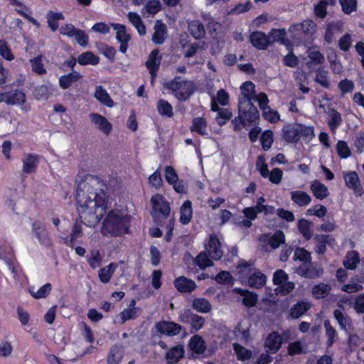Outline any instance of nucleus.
Returning a JSON list of instances; mask_svg holds the SVG:
<instances>
[{
  "mask_svg": "<svg viewBox=\"0 0 364 364\" xmlns=\"http://www.w3.org/2000/svg\"><path fill=\"white\" fill-rule=\"evenodd\" d=\"M353 309L357 314H364V294H360L353 299Z\"/></svg>",
  "mask_w": 364,
  "mask_h": 364,
  "instance_id": "64",
  "label": "nucleus"
},
{
  "mask_svg": "<svg viewBox=\"0 0 364 364\" xmlns=\"http://www.w3.org/2000/svg\"><path fill=\"white\" fill-rule=\"evenodd\" d=\"M50 291H51V284L49 283H47V284L43 285L36 291H34L33 288L30 289V290H29L30 293L35 299L45 298L46 296H48L49 294Z\"/></svg>",
  "mask_w": 364,
  "mask_h": 364,
  "instance_id": "54",
  "label": "nucleus"
},
{
  "mask_svg": "<svg viewBox=\"0 0 364 364\" xmlns=\"http://www.w3.org/2000/svg\"><path fill=\"white\" fill-rule=\"evenodd\" d=\"M315 251L318 254H323L326 251V245H333L335 240L328 235H317L315 236Z\"/></svg>",
  "mask_w": 364,
  "mask_h": 364,
  "instance_id": "21",
  "label": "nucleus"
},
{
  "mask_svg": "<svg viewBox=\"0 0 364 364\" xmlns=\"http://www.w3.org/2000/svg\"><path fill=\"white\" fill-rule=\"evenodd\" d=\"M31 232L38 242L44 246L48 247L51 245V239L47 229L43 223L40 221H35L31 226Z\"/></svg>",
  "mask_w": 364,
  "mask_h": 364,
  "instance_id": "8",
  "label": "nucleus"
},
{
  "mask_svg": "<svg viewBox=\"0 0 364 364\" xmlns=\"http://www.w3.org/2000/svg\"><path fill=\"white\" fill-rule=\"evenodd\" d=\"M188 29L191 35L197 39L203 37L205 33L204 26L198 21L190 22Z\"/></svg>",
  "mask_w": 364,
  "mask_h": 364,
  "instance_id": "45",
  "label": "nucleus"
},
{
  "mask_svg": "<svg viewBox=\"0 0 364 364\" xmlns=\"http://www.w3.org/2000/svg\"><path fill=\"white\" fill-rule=\"evenodd\" d=\"M240 90L243 97L239 100L238 109L243 110V105H250L251 100L255 96V85L250 81H247L241 85Z\"/></svg>",
  "mask_w": 364,
  "mask_h": 364,
  "instance_id": "10",
  "label": "nucleus"
},
{
  "mask_svg": "<svg viewBox=\"0 0 364 364\" xmlns=\"http://www.w3.org/2000/svg\"><path fill=\"white\" fill-rule=\"evenodd\" d=\"M314 80L324 88H328L330 87V82L328 79V72L323 69H318Z\"/></svg>",
  "mask_w": 364,
  "mask_h": 364,
  "instance_id": "52",
  "label": "nucleus"
},
{
  "mask_svg": "<svg viewBox=\"0 0 364 364\" xmlns=\"http://www.w3.org/2000/svg\"><path fill=\"white\" fill-rule=\"evenodd\" d=\"M342 123L341 114L335 109H331L328 112V124L333 132H336V129Z\"/></svg>",
  "mask_w": 364,
  "mask_h": 364,
  "instance_id": "38",
  "label": "nucleus"
},
{
  "mask_svg": "<svg viewBox=\"0 0 364 364\" xmlns=\"http://www.w3.org/2000/svg\"><path fill=\"white\" fill-rule=\"evenodd\" d=\"M161 9V3L159 0H149L141 9L144 17L155 15Z\"/></svg>",
  "mask_w": 364,
  "mask_h": 364,
  "instance_id": "34",
  "label": "nucleus"
},
{
  "mask_svg": "<svg viewBox=\"0 0 364 364\" xmlns=\"http://www.w3.org/2000/svg\"><path fill=\"white\" fill-rule=\"evenodd\" d=\"M100 58L90 51H87L79 55L77 62L82 65H92L99 63Z\"/></svg>",
  "mask_w": 364,
  "mask_h": 364,
  "instance_id": "42",
  "label": "nucleus"
},
{
  "mask_svg": "<svg viewBox=\"0 0 364 364\" xmlns=\"http://www.w3.org/2000/svg\"><path fill=\"white\" fill-rule=\"evenodd\" d=\"M193 216L192 204L190 200H186L181 207L180 221L183 225L190 223Z\"/></svg>",
  "mask_w": 364,
  "mask_h": 364,
  "instance_id": "39",
  "label": "nucleus"
},
{
  "mask_svg": "<svg viewBox=\"0 0 364 364\" xmlns=\"http://www.w3.org/2000/svg\"><path fill=\"white\" fill-rule=\"evenodd\" d=\"M325 335L326 337V346L331 347L336 342L338 333L335 328L331 325L330 321L326 320L323 323Z\"/></svg>",
  "mask_w": 364,
  "mask_h": 364,
  "instance_id": "36",
  "label": "nucleus"
},
{
  "mask_svg": "<svg viewBox=\"0 0 364 364\" xmlns=\"http://www.w3.org/2000/svg\"><path fill=\"white\" fill-rule=\"evenodd\" d=\"M150 203L152 206L151 215L156 220L160 221L162 218H166L171 211L168 203L160 194H156L151 198Z\"/></svg>",
  "mask_w": 364,
  "mask_h": 364,
  "instance_id": "4",
  "label": "nucleus"
},
{
  "mask_svg": "<svg viewBox=\"0 0 364 364\" xmlns=\"http://www.w3.org/2000/svg\"><path fill=\"white\" fill-rule=\"evenodd\" d=\"M310 190L314 196L319 200H323L329 195L327 186L318 180H314L311 182Z\"/></svg>",
  "mask_w": 364,
  "mask_h": 364,
  "instance_id": "24",
  "label": "nucleus"
},
{
  "mask_svg": "<svg viewBox=\"0 0 364 364\" xmlns=\"http://www.w3.org/2000/svg\"><path fill=\"white\" fill-rule=\"evenodd\" d=\"M207 253V251L205 250L196 257L195 262L200 269H204L213 264L212 259L209 258L210 256Z\"/></svg>",
  "mask_w": 364,
  "mask_h": 364,
  "instance_id": "51",
  "label": "nucleus"
},
{
  "mask_svg": "<svg viewBox=\"0 0 364 364\" xmlns=\"http://www.w3.org/2000/svg\"><path fill=\"white\" fill-rule=\"evenodd\" d=\"M129 22L135 27L140 36L146 34V26H144L141 16L136 12L130 11L127 14Z\"/></svg>",
  "mask_w": 364,
  "mask_h": 364,
  "instance_id": "29",
  "label": "nucleus"
},
{
  "mask_svg": "<svg viewBox=\"0 0 364 364\" xmlns=\"http://www.w3.org/2000/svg\"><path fill=\"white\" fill-rule=\"evenodd\" d=\"M184 355V347L183 345H177L170 348L166 354V360L168 363H178Z\"/></svg>",
  "mask_w": 364,
  "mask_h": 364,
  "instance_id": "23",
  "label": "nucleus"
},
{
  "mask_svg": "<svg viewBox=\"0 0 364 364\" xmlns=\"http://www.w3.org/2000/svg\"><path fill=\"white\" fill-rule=\"evenodd\" d=\"M130 217L124 211L113 210L105 217L101 228L102 234L106 237H118L128 232Z\"/></svg>",
  "mask_w": 364,
  "mask_h": 364,
  "instance_id": "2",
  "label": "nucleus"
},
{
  "mask_svg": "<svg viewBox=\"0 0 364 364\" xmlns=\"http://www.w3.org/2000/svg\"><path fill=\"white\" fill-rule=\"evenodd\" d=\"M89 118L91 123L106 136H108L112 132V125L104 116L98 113H90Z\"/></svg>",
  "mask_w": 364,
  "mask_h": 364,
  "instance_id": "11",
  "label": "nucleus"
},
{
  "mask_svg": "<svg viewBox=\"0 0 364 364\" xmlns=\"http://www.w3.org/2000/svg\"><path fill=\"white\" fill-rule=\"evenodd\" d=\"M32 70L38 73V75H43L46 73V70L44 68L43 65L42 63V56L38 55L36 58L31 59L30 60Z\"/></svg>",
  "mask_w": 364,
  "mask_h": 364,
  "instance_id": "63",
  "label": "nucleus"
},
{
  "mask_svg": "<svg viewBox=\"0 0 364 364\" xmlns=\"http://www.w3.org/2000/svg\"><path fill=\"white\" fill-rule=\"evenodd\" d=\"M339 3L346 14H350L357 9V0H339Z\"/></svg>",
  "mask_w": 364,
  "mask_h": 364,
  "instance_id": "57",
  "label": "nucleus"
},
{
  "mask_svg": "<svg viewBox=\"0 0 364 364\" xmlns=\"http://www.w3.org/2000/svg\"><path fill=\"white\" fill-rule=\"evenodd\" d=\"M82 75L77 71H73L72 73L62 75L59 78V85L61 88L67 89L70 85L81 78Z\"/></svg>",
  "mask_w": 364,
  "mask_h": 364,
  "instance_id": "31",
  "label": "nucleus"
},
{
  "mask_svg": "<svg viewBox=\"0 0 364 364\" xmlns=\"http://www.w3.org/2000/svg\"><path fill=\"white\" fill-rule=\"evenodd\" d=\"M208 123L203 117H195L192 121V124L190 127L191 132H197L200 135L207 134Z\"/></svg>",
  "mask_w": 364,
  "mask_h": 364,
  "instance_id": "35",
  "label": "nucleus"
},
{
  "mask_svg": "<svg viewBox=\"0 0 364 364\" xmlns=\"http://www.w3.org/2000/svg\"><path fill=\"white\" fill-rule=\"evenodd\" d=\"M234 291L243 296L242 302L246 306L252 307L255 306L257 301V294L239 288L235 289Z\"/></svg>",
  "mask_w": 364,
  "mask_h": 364,
  "instance_id": "37",
  "label": "nucleus"
},
{
  "mask_svg": "<svg viewBox=\"0 0 364 364\" xmlns=\"http://www.w3.org/2000/svg\"><path fill=\"white\" fill-rule=\"evenodd\" d=\"M82 235V225L76 222L73 227L72 232L70 233V239H65V243L70 247H73V245L76 240L80 237Z\"/></svg>",
  "mask_w": 364,
  "mask_h": 364,
  "instance_id": "48",
  "label": "nucleus"
},
{
  "mask_svg": "<svg viewBox=\"0 0 364 364\" xmlns=\"http://www.w3.org/2000/svg\"><path fill=\"white\" fill-rule=\"evenodd\" d=\"M328 5L327 0H321L314 7L315 15L318 18H324L327 14Z\"/></svg>",
  "mask_w": 364,
  "mask_h": 364,
  "instance_id": "62",
  "label": "nucleus"
},
{
  "mask_svg": "<svg viewBox=\"0 0 364 364\" xmlns=\"http://www.w3.org/2000/svg\"><path fill=\"white\" fill-rule=\"evenodd\" d=\"M285 236L282 231L277 230L273 235H272L269 240L268 244L273 249L278 248L280 245L284 243Z\"/></svg>",
  "mask_w": 364,
  "mask_h": 364,
  "instance_id": "49",
  "label": "nucleus"
},
{
  "mask_svg": "<svg viewBox=\"0 0 364 364\" xmlns=\"http://www.w3.org/2000/svg\"><path fill=\"white\" fill-rule=\"evenodd\" d=\"M94 97L100 104L107 107H112L114 105L113 100L111 99L107 90L101 85L95 87Z\"/></svg>",
  "mask_w": 364,
  "mask_h": 364,
  "instance_id": "22",
  "label": "nucleus"
},
{
  "mask_svg": "<svg viewBox=\"0 0 364 364\" xmlns=\"http://www.w3.org/2000/svg\"><path fill=\"white\" fill-rule=\"evenodd\" d=\"M250 41L252 46L259 50H264L269 44L268 36L261 31L253 32L250 36Z\"/></svg>",
  "mask_w": 364,
  "mask_h": 364,
  "instance_id": "17",
  "label": "nucleus"
},
{
  "mask_svg": "<svg viewBox=\"0 0 364 364\" xmlns=\"http://www.w3.org/2000/svg\"><path fill=\"white\" fill-rule=\"evenodd\" d=\"M283 341V336L279 335L278 332L271 333L265 341L267 351L272 353H276L281 348Z\"/></svg>",
  "mask_w": 364,
  "mask_h": 364,
  "instance_id": "16",
  "label": "nucleus"
},
{
  "mask_svg": "<svg viewBox=\"0 0 364 364\" xmlns=\"http://www.w3.org/2000/svg\"><path fill=\"white\" fill-rule=\"evenodd\" d=\"M181 326L172 321H160L156 324V331L168 336H174L178 335L181 331Z\"/></svg>",
  "mask_w": 364,
  "mask_h": 364,
  "instance_id": "13",
  "label": "nucleus"
},
{
  "mask_svg": "<svg viewBox=\"0 0 364 364\" xmlns=\"http://www.w3.org/2000/svg\"><path fill=\"white\" fill-rule=\"evenodd\" d=\"M174 285L177 290L181 293H188L196 288L195 282L186 277L176 278L174 281Z\"/></svg>",
  "mask_w": 364,
  "mask_h": 364,
  "instance_id": "20",
  "label": "nucleus"
},
{
  "mask_svg": "<svg viewBox=\"0 0 364 364\" xmlns=\"http://www.w3.org/2000/svg\"><path fill=\"white\" fill-rule=\"evenodd\" d=\"M306 54L309 59L314 64H323L325 62V57L316 47L309 48Z\"/></svg>",
  "mask_w": 364,
  "mask_h": 364,
  "instance_id": "46",
  "label": "nucleus"
},
{
  "mask_svg": "<svg viewBox=\"0 0 364 364\" xmlns=\"http://www.w3.org/2000/svg\"><path fill=\"white\" fill-rule=\"evenodd\" d=\"M262 149L269 150L273 143V132L271 130L264 132L260 137Z\"/></svg>",
  "mask_w": 364,
  "mask_h": 364,
  "instance_id": "58",
  "label": "nucleus"
},
{
  "mask_svg": "<svg viewBox=\"0 0 364 364\" xmlns=\"http://www.w3.org/2000/svg\"><path fill=\"white\" fill-rule=\"evenodd\" d=\"M87 262L92 269H96L101 265L102 257L97 250H92L90 252L87 258Z\"/></svg>",
  "mask_w": 364,
  "mask_h": 364,
  "instance_id": "60",
  "label": "nucleus"
},
{
  "mask_svg": "<svg viewBox=\"0 0 364 364\" xmlns=\"http://www.w3.org/2000/svg\"><path fill=\"white\" fill-rule=\"evenodd\" d=\"M108 198L107 187L99 178L90 176L80 183L76 200L81 222L88 227L98 224L107 212Z\"/></svg>",
  "mask_w": 364,
  "mask_h": 364,
  "instance_id": "1",
  "label": "nucleus"
},
{
  "mask_svg": "<svg viewBox=\"0 0 364 364\" xmlns=\"http://www.w3.org/2000/svg\"><path fill=\"white\" fill-rule=\"evenodd\" d=\"M167 35L166 26L160 21H156L154 26L152 41L156 45H161L164 43Z\"/></svg>",
  "mask_w": 364,
  "mask_h": 364,
  "instance_id": "19",
  "label": "nucleus"
},
{
  "mask_svg": "<svg viewBox=\"0 0 364 364\" xmlns=\"http://www.w3.org/2000/svg\"><path fill=\"white\" fill-rule=\"evenodd\" d=\"M294 257L295 259L304 262V266L311 265V254L304 248H297L294 251Z\"/></svg>",
  "mask_w": 364,
  "mask_h": 364,
  "instance_id": "53",
  "label": "nucleus"
},
{
  "mask_svg": "<svg viewBox=\"0 0 364 364\" xmlns=\"http://www.w3.org/2000/svg\"><path fill=\"white\" fill-rule=\"evenodd\" d=\"M123 358V350L120 346H113L107 355V364H119Z\"/></svg>",
  "mask_w": 364,
  "mask_h": 364,
  "instance_id": "30",
  "label": "nucleus"
},
{
  "mask_svg": "<svg viewBox=\"0 0 364 364\" xmlns=\"http://www.w3.org/2000/svg\"><path fill=\"white\" fill-rule=\"evenodd\" d=\"M158 50H154L151 52L146 62V67L151 74V82L154 83L155 78L157 75V72L161 61V56L159 55Z\"/></svg>",
  "mask_w": 364,
  "mask_h": 364,
  "instance_id": "12",
  "label": "nucleus"
},
{
  "mask_svg": "<svg viewBox=\"0 0 364 364\" xmlns=\"http://www.w3.org/2000/svg\"><path fill=\"white\" fill-rule=\"evenodd\" d=\"M310 304L305 301L298 302L290 309V316L293 318H298L310 309Z\"/></svg>",
  "mask_w": 364,
  "mask_h": 364,
  "instance_id": "44",
  "label": "nucleus"
},
{
  "mask_svg": "<svg viewBox=\"0 0 364 364\" xmlns=\"http://www.w3.org/2000/svg\"><path fill=\"white\" fill-rule=\"evenodd\" d=\"M298 229L299 232L306 240H309L312 237L311 230V223L306 219H301L298 222Z\"/></svg>",
  "mask_w": 364,
  "mask_h": 364,
  "instance_id": "50",
  "label": "nucleus"
},
{
  "mask_svg": "<svg viewBox=\"0 0 364 364\" xmlns=\"http://www.w3.org/2000/svg\"><path fill=\"white\" fill-rule=\"evenodd\" d=\"M301 32L306 35H313L317 31V25L310 19H306L301 23Z\"/></svg>",
  "mask_w": 364,
  "mask_h": 364,
  "instance_id": "59",
  "label": "nucleus"
},
{
  "mask_svg": "<svg viewBox=\"0 0 364 364\" xmlns=\"http://www.w3.org/2000/svg\"><path fill=\"white\" fill-rule=\"evenodd\" d=\"M111 26L116 31V39L120 43L119 51L125 53L127 50L128 43L131 40L130 35L127 33L126 27L119 23H111Z\"/></svg>",
  "mask_w": 364,
  "mask_h": 364,
  "instance_id": "9",
  "label": "nucleus"
},
{
  "mask_svg": "<svg viewBox=\"0 0 364 364\" xmlns=\"http://www.w3.org/2000/svg\"><path fill=\"white\" fill-rule=\"evenodd\" d=\"M336 150H337L338 156L341 159H347L351 154V151H350L347 143L342 140H340L338 141V143L336 144Z\"/></svg>",
  "mask_w": 364,
  "mask_h": 364,
  "instance_id": "61",
  "label": "nucleus"
},
{
  "mask_svg": "<svg viewBox=\"0 0 364 364\" xmlns=\"http://www.w3.org/2000/svg\"><path fill=\"white\" fill-rule=\"evenodd\" d=\"M343 175L346 187L353 190L356 196H361L364 190L358 173L355 171H344Z\"/></svg>",
  "mask_w": 364,
  "mask_h": 364,
  "instance_id": "7",
  "label": "nucleus"
},
{
  "mask_svg": "<svg viewBox=\"0 0 364 364\" xmlns=\"http://www.w3.org/2000/svg\"><path fill=\"white\" fill-rule=\"evenodd\" d=\"M359 262V254L356 251H350L347 253L343 260V264L347 269H355Z\"/></svg>",
  "mask_w": 364,
  "mask_h": 364,
  "instance_id": "43",
  "label": "nucleus"
},
{
  "mask_svg": "<svg viewBox=\"0 0 364 364\" xmlns=\"http://www.w3.org/2000/svg\"><path fill=\"white\" fill-rule=\"evenodd\" d=\"M343 31V23L340 21L329 22L326 25V29L324 35L325 41L330 44L336 37V34L341 33Z\"/></svg>",
  "mask_w": 364,
  "mask_h": 364,
  "instance_id": "15",
  "label": "nucleus"
},
{
  "mask_svg": "<svg viewBox=\"0 0 364 364\" xmlns=\"http://www.w3.org/2000/svg\"><path fill=\"white\" fill-rule=\"evenodd\" d=\"M266 283V277L260 272H255L248 279V285L253 288H261Z\"/></svg>",
  "mask_w": 364,
  "mask_h": 364,
  "instance_id": "41",
  "label": "nucleus"
},
{
  "mask_svg": "<svg viewBox=\"0 0 364 364\" xmlns=\"http://www.w3.org/2000/svg\"><path fill=\"white\" fill-rule=\"evenodd\" d=\"M205 248L209 256L213 259H220L223 255L222 242L215 234L209 236Z\"/></svg>",
  "mask_w": 364,
  "mask_h": 364,
  "instance_id": "6",
  "label": "nucleus"
},
{
  "mask_svg": "<svg viewBox=\"0 0 364 364\" xmlns=\"http://www.w3.org/2000/svg\"><path fill=\"white\" fill-rule=\"evenodd\" d=\"M262 115L265 119L271 123H276L280 120V115L277 110L272 109L270 107H265L262 110Z\"/></svg>",
  "mask_w": 364,
  "mask_h": 364,
  "instance_id": "55",
  "label": "nucleus"
},
{
  "mask_svg": "<svg viewBox=\"0 0 364 364\" xmlns=\"http://www.w3.org/2000/svg\"><path fill=\"white\" fill-rule=\"evenodd\" d=\"M14 350L13 346L10 341H2L0 342V358H7L11 356Z\"/></svg>",
  "mask_w": 364,
  "mask_h": 364,
  "instance_id": "56",
  "label": "nucleus"
},
{
  "mask_svg": "<svg viewBox=\"0 0 364 364\" xmlns=\"http://www.w3.org/2000/svg\"><path fill=\"white\" fill-rule=\"evenodd\" d=\"M193 309L197 312L202 314L209 313L212 309L210 301L205 298H196L192 302Z\"/></svg>",
  "mask_w": 364,
  "mask_h": 364,
  "instance_id": "32",
  "label": "nucleus"
},
{
  "mask_svg": "<svg viewBox=\"0 0 364 364\" xmlns=\"http://www.w3.org/2000/svg\"><path fill=\"white\" fill-rule=\"evenodd\" d=\"M156 109L159 114L162 117L170 118L173 115L172 105L165 100H159L156 105Z\"/></svg>",
  "mask_w": 364,
  "mask_h": 364,
  "instance_id": "40",
  "label": "nucleus"
},
{
  "mask_svg": "<svg viewBox=\"0 0 364 364\" xmlns=\"http://www.w3.org/2000/svg\"><path fill=\"white\" fill-rule=\"evenodd\" d=\"M233 349L237 359L240 360L245 361L250 360L252 355V353L250 350L247 349L238 343L233 344Z\"/></svg>",
  "mask_w": 364,
  "mask_h": 364,
  "instance_id": "47",
  "label": "nucleus"
},
{
  "mask_svg": "<svg viewBox=\"0 0 364 364\" xmlns=\"http://www.w3.org/2000/svg\"><path fill=\"white\" fill-rule=\"evenodd\" d=\"M291 200L299 206H307L311 201V197L305 191H293L291 192Z\"/></svg>",
  "mask_w": 364,
  "mask_h": 364,
  "instance_id": "26",
  "label": "nucleus"
},
{
  "mask_svg": "<svg viewBox=\"0 0 364 364\" xmlns=\"http://www.w3.org/2000/svg\"><path fill=\"white\" fill-rule=\"evenodd\" d=\"M333 316L336 320L340 328L345 332H348V329L351 326L350 318L339 309L334 310Z\"/></svg>",
  "mask_w": 364,
  "mask_h": 364,
  "instance_id": "28",
  "label": "nucleus"
},
{
  "mask_svg": "<svg viewBox=\"0 0 364 364\" xmlns=\"http://www.w3.org/2000/svg\"><path fill=\"white\" fill-rule=\"evenodd\" d=\"M166 87L179 101L188 100L195 91V85L192 81L183 80L180 77H176L168 82Z\"/></svg>",
  "mask_w": 364,
  "mask_h": 364,
  "instance_id": "3",
  "label": "nucleus"
},
{
  "mask_svg": "<svg viewBox=\"0 0 364 364\" xmlns=\"http://www.w3.org/2000/svg\"><path fill=\"white\" fill-rule=\"evenodd\" d=\"M243 110H240V115L244 118V120L248 122H255L259 117L257 109L255 106L250 103V105H243Z\"/></svg>",
  "mask_w": 364,
  "mask_h": 364,
  "instance_id": "27",
  "label": "nucleus"
},
{
  "mask_svg": "<svg viewBox=\"0 0 364 364\" xmlns=\"http://www.w3.org/2000/svg\"><path fill=\"white\" fill-rule=\"evenodd\" d=\"M188 347L192 352L199 355L203 354L206 350L205 342L199 335H194L190 338Z\"/></svg>",
  "mask_w": 364,
  "mask_h": 364,
  "instance_id": "25",
  "label": "nucleus"
},
{
  "mask_svg": "<svg viewBox=\"0 0 364 364\" xmlns=\"http://www.w3.org/2000/svg\"><path fill=\"white\" fill-rule=\"evenodd\" d=\"M117 263H110L99 270V279L103 284H107L110 281L114 272L117 268Z\"/></svg>",
  "mask_w": 364,
  "mask_h": 364,
  "instance_id": "33",
  "label": "nucleus"
},
{
  "mask_svg": "<svg viewBox=\"0 0 364 364\" xmlns=\"http://www.w3.org/2000/svg\"><path fill=\"white\" fill-rule=\"evenodd\" d=\"M26 102V95L21 90H14L0 92V103L4 102L7 105H19Z\"/></svg>",
  "mask_w": 364,
  "mask_h": 364,
  "instance_id": "5",
  "label": "nucleus"
},
{
  "mask_svg": "<svg viewBox=\"0 0 364 364\" xmlns=\"http://www.w3.org/2000/svg\"><path fill=\"white\" fill-rule=\"evenodd\" d=\"M299 124H287L282 129L283 138L289 143H294L300 139Z\"/></svg>",
  "mask_w": 364,
  "mask_h": 364,
  "instance_id": "18",
  "label": "nucleus"
},
{
  "mask_svg": "<svg viewBox=\"0 0 364 364\" xmlns=\"http://www.w3.org/2000/svg\"><path fill=\"white\" fill-rule=\"evenodd\" d=\"M21 162L23 164L22 172L24 173H32L36 172L39 163V156L33 154H23Z\"/></svg>",
  "mask_w": 364,
  "mask_h": 364,
  "instance_id": "14",
  "label": "nucleus"
}]
</instances>
